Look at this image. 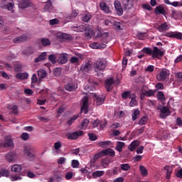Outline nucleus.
Instances as JSON below:
<instances>
[{"instance_id": "f257e3e1", "label": "nucleus", "mask_w": 182, "mask_h": 182, "mask_svg": "<svg viewBox=\"0 0 182 182\" xmlns=\"http://www.w3.org/2000/svg\"><path fill=\"white\" fill-rule=\"evenodd\" d=\"M106 68H107V60L106 58H98L94 63V68L95 72H104Z\"/></svg>"}, {"instance_id": "f03ea898", "label": "nucleus", "mask_w": 182, "mask_h": 182, "mask_svg": "<svg viewBox=\"0 0 182 182\" xmlns=\"http://www.w3.org/2000/svg\"><path fill=\"white\" fill-rule=\"evenodd\" d=\"M23 153L27 156L30 161H34L36 159V151L33 146H25Z\"/></svg>"}, {"instance_id": "7ed1b4c3", "label": "nucleus", "mask_w": 182, "mask_h": 182, "mask_svg": "<svg viewBox=\"0 0 182 182\" xmlns=\"http://www.w3.org/2000/svg\"><path fill=\"white\" fill-rule=\"evenodd\" d=\"M157 109L158 110H160L159 117H161V119H166V117H168V116L171 114L170 108L166 106L159 105Z\"/></svg>"}, {"instance_id": "20e7f679", "label": "nucleus", "mask_w": 182, "mask_h": 182, "mask_svg": "<svg viewBox=\"0 0 182 182\" xmlns=\"http://www.w3.org/2000/svg\"><path fill=\"white\" fill-rule=\"evenodd\" d=\"M14 6L15 4L12 2V0H1L0 3V8L7 11H12Z\"/></svg>"}, {"instance_id": "39448f33", "label": "nucleus", "mask_w": 182, "mask_h": 182, "mask_svg": "<svg viewBox=\"0 0 182 182\" xmlns=\"http://www.w3.org/2000/svg\"><path fill=\"white\" fill-rule=\"evenodd\" d=\"M168 76H170V70H168L166 68H164L160 72V73H159L156 75V79L159 82H164V80H167V79H168Z\"/></svg>"}, {"instance_id": "423d86ee", "label": "nucleus", "mask_w": 182, "mask_h": 182, "mask_svg": "<svg viewBox=\"0 0 182 182\" xmlns=\"http://www.w3.org/2000/svg\"><path fill=\"white\" fill-rule=\"evenodd\" d=\"M163 56H164V51L159 49L158 47H154L152 52L153 59H159V58H163Z\"/></svg>"}, {"instance_id": "0eeeda50", "label": "nucleus", "mask_w": 182, "mask_h": 182, "mask_svg": "<svg viewBox=\"0 0 182 182\" xmlns=\"http://www.w3.org/2000/svg\"><path fill=\"white\" fill-rule=\"evenodd\" d=\"M80 136H83V131H76L71 134H66V136L69 140H76V139H79Z\"/></svg>"}, {"instance_id": "6e6552de", "label": "nucleus", "mask_w": 182, "mask_h": 182, "mask_svg": "<svg viewBox=\"0 0 182 182\" xmlns=\"http://www.w3.org/2000/svg\"><path fill=\"white\" fill-rule=\"evenodd\" d=\"M105 100H106V96L94 95V102L97 106H102L105 103Z\"/></svg>"}, {"instance_id": "1a4fd4ad", "label": "nucleus", "mask_w": 182, "mask_h": 182, "mask_svg": "<svg viewBox=\"0 0 182 182\" xmlns=\"http://www.w3.org/2000/svg\"><path fill=\"white\" fill-rule=\"evenodd\" d=\"M81 112L82 113H85V114L89 112V97L87 96L84 97Z\"/></svg>"}, {"instance_id": "9d476101", "label": "nucleus", "mask_w": 182, "mask_h": 182, "mask_svg": "<svg viewBox=\"0 0 182 182\" xmlns=\"http://www.w3.org/2000/svg\"><path fill=\"white\" fill-rule=\"evenodd\" d=\"M65 90H68V92H73V90H76L77 89V87L76 86L75 81L71 80L65 85Z\"/></svg>"}, {"instance_id": "9b49d317", "label": "nucleus", "mask_w": 182, "mask_h": 182, "mask_svg": "<svg viewBox=\"0 0 182 182\" xmlns=\"http://www.w3.org/2000/svg\"><path fill=\"white\" fill-rule=\"evenodd\" d=\"M6 160L9 163H14L16 161V153L10 152L6 154Z\"/></svg>"}, {"instance_id": "f8f14e48", "label": "nucleus", "mask_w": 182, "mask_h": 182, "mask_svg": "<svg viewBox=\"0 0 182 182\" xmlns=\"http://www.w3.org/2000/svg\"><path fill=\"white\" fill-rule=\"evenodd\" d=\"M134 3V0H123L122 4L124 9H132V8H133Z\"/></svg>"}, {"instance_id": "ddd939ff", "label": "nucleus", "mask_w": 182, "mask_h": 182, "mask_svg": "<svg viewBox=\"0 0 182 182\" xmlns=\"http://www.w3.org/2000/svg\"><path fill=\"white\" fill-rule=\"evenodd\" d=\"M98 147H102V149H106L107 147H112L113 142L112 141H105L97 142Z\"/></svg>"}, {"instance_id": "4468645a", "label": "nucleus", "mask_w": 182, "mask_h": 182, "mask_svg": "<svg viewBox=\"0 0 182 182\" xmlns=\"http://www.w3.org/2000/svg\"><path fill=\"white\" fill-rule=\"evenodd\" d=\"M43 11L45 12H52V11H53V4H52V1L48 0L46 2V5L43 7Z\"/></svg>"}, {"instance_id": "2eb2a0df", "label": "nucleus", "mask_w": 182, "mask_h": 182, "mask_svg": "<svg viewBox=\"0 0 182 182\" xmlns=\"http://www.w3.org/2000/svg\"><path fill=\"white\" fill-rule=\"evenodd\" d=\"M29 6H31V1H29V0H21L18 2V8L26 9V8H29Z\"/></svg>"}, {"instance_id": "dca6fc26", "label": "nucleus", "mask_w": 182, "mask_h": 182, "mask_svg": "<svg viewBox=\"0 0 182 182\" xmlns=\"http://www.w3.org/2000/svg\"><path fill=\"white\" fill-rule=\"evenodd\" d=\"M168 38H173L175 39H182V33L180 32H170L166 35Z\"/></svg>"}, {"instance_id": "f3484780", "label": "nucleus", "mask_w": 182, "mask_h": 182, "mask_svg": "<svg viewBox=\"0 0 182 182\" xmlns=\"http://www.w3.org/2000/svg\"><path fill=\"white\" fill-rule=\"evenodd\" d=\"M107 45L105 43H92L90 44V48L92 49H105Z\"/></svg>"}, {"instance_id": "a211bd4d", "label": "nucleus", "mask_w": 182, "mask_h": 182, "mask_svg": "<svg viewBox=\"0 0 182 182\" xmlns=\"http://www.w3.org/2000/svg\"><path fill=\"white\" fill-rule=\"evenodd\" d=\"M100 8L101 9V11H103V12H105V14H110L111 11H110V7H109V6H107V4H106V2H101L100 4Z\"/></svg>"}, {"instance_id": "6ab92c4d", "label": "nucleus", "mask_w": 182, "mask_h": 182, "mask_svg": "<svg viewBox=\"0 0 182 182\" xmlns=\"http://www.w3.org/2000/svg\"><path fill=\"white\" fill-rule=\"evenodd\" d=\"M46 56H48V53L43 52L41 53L38 58H35L34 62L35 63H39V62H42L46 60Z\"/></svg>"}, {"instance_id": "aec40b11", "label": "nucleus", "mask_w": 182, "mask_h": 182, "mask_svg": "<svg viewBox=\"0 0 182 182\" xmlns=\"http://www.w3.org/2000/svg\"><path fill=\"white\" fill-rule=\"evenodd\" d=\"M139 146H140V141L139 140H134L129 144L128 149L130 151H134Z\"/></svg>"}, {"instance_id": "412c9836", "label": "nucleus", "mask_w": 182, "mask_h": 182, "mask_svg": "<svg viewBox=\"0 0 182 182\" xmlns=\"http://www.w3.org/2000/svg\"><path fill=\"white\" fill-rule=\"evenodd\" d=\"M113 83H114V80H113V78L106 80L105 87L107 89V92H111L112 85H113Z\"/></svg>"}, {"instance_id": "4be33fe9", "label": "nucleus", "mask_w": 182, "mask_h": 182, "mask_svg": "<svg viewBox=\"0 0 182 182\" xmlns=\"http://www.w3.org/2000/svg\"><path fill=\"white\" fill-rule=\"evenodd\" d=\"M92 69V65L90 63H85L81 65L80 70L82 72L87 73Z\"/></svg>"}, {"instance_id": "5701e85b", "label": "nucleus", "mask_w": 182, "mask_h": 182, "mask_svg": "<svg viewBox=\"0 0 182 182\" xmlns=\"http://www.w3.org/2000/svg\"><path fill=\"white\" fill-rule=\"evenodd\" d=\"M58 63L60 65H65L66 62H68V54L63 53L60 55L59 58L58 59Z\"/></svg>"}, {"instance_id": "b1692460", "label": "nucleus", "mask_w": 182, "mask_h": 182, "mask_svg": "<svg viewBox=\"0 0 182 182\" xmlns=\"http://www.w3.org/2000/svg\"><path fill=\"white\" fill-rule=\"evenodd\" d=\"M156 15H166V10L163 6H158L155 8L154 11Z\"/></svg>"}, {"instance_id": "393cba45", "label": "nucleus", "mask_w": 182, "mask_h": 182, "mask_svg": "<svg viewBox=\"0 0 182 182\" xmlns=\"http://www.w3.org/2000/svg\"><path fill=\"white\" fill-rule=\"evenodd\" d=\"M35 52V49L33 47H27L24 50H23L22 53L25 56H31Z\"/></svg>"}, {"instance_id": "a878e982", "label": "nucleus", "mask_w": 182, "mask_h": 182, "mask_svg": "<svg viewBox=\"0 0 182 182\" xmlns=\"http://www.w3.org/2000/svg\"><path fill=\"white\" fill-rule=\"evenodd\" d=\"M100 38L103 43H109V42H110V39L109 38V33H101Z\"/></svg>"}, {"instance_id": "bb28decb", "label": "nucleus", "mask_w": 182, "mask_h": 182, "mask_svg": "<svg viewBox=\"0 0 182 182\" xmlns=\"http://www.w3.org/2000/svg\"><path fill=\"white\" fill-rule=\"evenodd\" d=\"M1 146L3 147H14V141L9 137H6L5 142Z\"/></svg>"}, {"instance_id": "cd10ccee", "label": "nucleus", "mask_w": 182, "mask_h": 182, "mask_svg": "<svg viewBox=\"0 0 182 182\" xmlns=\"http://www.w3.org/2000/svg\"><path fill=\"white\" fill-rule=\"evenodd\" d=\"M16 77L18 80H24V79H28V77H29V74H28L27 73H19L16 75Z\"/></svg>"}, {"instance_id": "c85d7f7f", "label": "nucleus", "mask_w": 182, "mask_h": 182, "mask_svg": "<svg viewBox=\"0 0 182 182\" xmlns=\"http://www.w3.org/2000/svg\"><path fill=\"white\" fill-rule=\"evenodd\" d=\"M126 146V144L122 141H117V146L115 147V150L119 151V153H122L123 151V147Z\"/></svg>"}, {"instance_id": "c756f323", "label": "nucleus", "mask_w": 182, "mask_h": 182, "mask_svg": "<svg viewBox=\"0 0 182 182\" xmlns=\"http://www.w3.org/2000/svg\"><path fill=\"white\" fill-rule=\"evenodd\" d=\"M164 170L166 171V179L170 180V177L171 176V173H173V170L171 169V168H170V166H165L164 167Z\"/></svg>"}, {"instance_id": "7c9ffc66", "label": "nucleus", "mask_w": 182, "mask_h": 182, "mask_svg": "<svg viewBox=\"0 0 182 182\" xmlns=\"http://www.w3.org/2000/svg\"><path fill=\"white\" fill-rule=\"evenodd\" d=\"M164 4H166V5H171L172 6H174L175 8H177V6H182V3L178 1H173L171 2L170 0H164Z\"/></svg>"}, {"instance_id": "2f4dec72", "label": "nucleus", "mask_w": 182, "mask_h": 182, "mask_svg": "<svg viewBox=\"0 0 182 182\" xmlns=\"http://www.w3.org/2000/svg\"><path fill=\"white\" fill-rule=\"evenodd\" d=\"M28 37L26 36H20L19 37L15 38L13 41L14 43H21V42H23V41H26Z\"/></svg>"}, {"instance_id": "473e14b6", "label": "nucleus", "mask_w": 182, "mask_h": 182, "mask_svg": "<svg viewBox=\"0 0 182 182\" xmlns=\"http://www.w3.org/2000/svg\"><path fill=\"white\" fill-rule=\"evenodd\" d=\"M72 29L75 31V32H85L86 30V26L80 25L78 26H73Z\"/></svg>"}, {"instance_id": "72a5a7b5", "label": "nucleus", "mask_w": 182, "mask_h": 182, "mask_svg": "<svg viewBox=\"0 0 182 182\" xmlns=\"http://www.w3.org/2000/svg\"><path fill=\"white\" fill-rule=\"evenodd\" d=\"M84 32H85V37L87 39H90V38L93 36V31L87 27L85 28V30Z\"/></svg>"}, {"instance_id": "f704fd0d", "label": "nucleus", "mask_w": 182, "mask_h": 182, "mask_svg": "<svg viewBox=\"0 0 182 182\" xmlns=\"http://www.w3.org/2000/svg\"><path fill=\"white\" fill-rule=\"evenodd\" d=\"M129 99H131L129 106H131V107H134V106L137 105V100H136V95L134 94H132V95H130Z\"/></svg>"}, {"instance_id": "c9c22d12", "label": "nucleus", "mask_w": 182, "mask_h": 182, "mask_svg": "<svg viewBox=\"0 0 182 182\" xmlns=\"http://www.w3.org/2000/svg\"><path fill=\"white\" fill-rule=\"evenodd\" d=\"M148 122H149V117L144 116L140 119L138 124H140V126H144L145 124H147Z\"/></svg>"}, {"instance_id": "e433bc0d", "label": "nucleus", "mask_w": 182, "mask_h": 182, "mask_svg": "<svg viewBox=\"0 0 182 182\" xmlns=\"http://www.w3.org/2000/svg\"><path fill=\"white\" fill-rule=\"evenodd\" d=\"M105 176V171H96L92 173V177L97 178V177H103Z\"/></svg>"}, {"instance_id": "4c0bfd02", "label": "nucleus", "mask_w": 182, "mask_h": 182, "mask_svg": "<svg viewBox=\"0 0 182 182\" xmlns=\"http://www.w3.org/2000/svg\"><path fill=\"white\" fill-rule=\"evenodd\" d=\"M82 19L83 22L87 23L92 19V14L90 13H85Z\"/></svg>"}, {"instance_id": "58836bf2", "label": "nucleus", "mask_w": 182, "mask_h": 182, "mask_svg": "<svg viewBox=\"0 0 182 182\" xmlns=\"http://www.w3.org/2000/svg\"><path fill=\"white\" fill-rule=\"evenodd\" d=\"M156 97L158 100H160V102H164V100H166V96L162 91H159L157 92Z\"/></svg>"}, {"instance_id": "ea45409f", "label": "nucleus", "mask_w": 182, "mask_h": 182, "mask_svg": "<svg viewBox=\"0 0 182 182\" xmlns=\"http://www.w3.org/2000/svg\"><path fill=\"white\" fill-rule=\"evenodd\" d=\"M11 171H14V173H21L22 171V166L21 165H14L11 167Z\"/></svg>"}, {"instance_id": "a19ab883", "label": "nucleus", "mask_w": 182, "mask_h": 182, "mask_svg": "<svg viewBox=\"0 0 182 182\" xmlns=\"http://www.w3.org/2000/svg\"><path fill=\"white\" fill-rule=\"evenodd\" d=\"M0 177H9V171L8 169H0Z\"/></svg>"}, {"instance_id": "79ce46f5", "label": "nucleus", "mask_w": 182, "mask_h": 182, "mask_svg": "<svg viewBox=\"0 0 182 182\" xmlns=\"http://www.w3.org/2000/svg\"><path fill=\"white\" fill-rule=\"evenodd\" d=\"M139 114H140V110L137 109H134V112L132 116L133 122H136V120H137V117L139 116Z\"/></svg>"}, {"instance_id": "37998d69", "label": "nucleus", "mask_w": 182, "mask_h": 182, "mask_svg": "<svg viewBox=\"0 0 182 182\" xmlns=\"http://www.w3.org/2000/svg\"><path fill=\"white\" fill-rule=\"evenodd\" d=\"M46 75H47L46 70H45L43 69H41L38 71V76L41 79H43L44 77H46Z\"/></svg>"}, {"instance_id": "c03bdc74", "label": "nucleus", "mask_w": 182, "mask_h": 182, "mask_svg": "<svg viewBox=\"0 0 182 182\" xmlns=\"http://www.w3.org/2000/svg\"><path fill=\"white\" fill-rule=\"evenodd\" d=\"M79 117V114L74 115L67 122V124H68V126H72V124L75 123V120H76V119H78Z\"/></svg>"}, {"instance_id": "a18cd8bd", "label": "nucleus", "mask_w": 182, "mask_h": 182, "mask_svg": "<svg viewBox=\"0 0 182 182\" xmlns=\"http://www.w3.org/2000/svg\"><path fill=\"white\" fill-rule=\"evenodd\" d=\"M168 29V26L167 25V23H162L159 28V32H164Z\"/></svg>"}, {"instance_id": "49530a36", "label": "nucleus", "mask_w": 182, "mask_h": 182, "mask_svg": "<svg viewBox=\"0 0 182 182\" xmlns=\"http://www.w3.org/2000/svg\"><path fill=\"white\" fill-rule=\"evenodd\" d=\"M109 163H110V160L109 159V158H105L102 159L101 161V164L102 167H104V168H106L107 166H109Z\"/></svg>"}, {"instance_id": "de8ad7c7", "label": "nucleus", "mask_w": 182, "mask_h": 182, "mask_svg": "<svg viewBox=\"0 0 182 182\" xmlns=\"http://www.w3.org/2000/svg\"><path fill=\"white\" fill-rule=\"evenodd\" d=\"M142 95H144V96H146L147 97H151V96H154V90H149L145 92H142Z\"/></svg>"}, {"instance_id": "09e8293b", "label": "nucleus", "mask_w": 182, "mask_h": 182, "mask_svg": "<svg viewBox=\"0 0 182 182\" xmlns=\"http://www.w3.org/2000/svg\"><path fill=\"white\" fill-rule=\"evenodd\" d=\"M57 37L59 38V39H69V35L65 33H58Z\"/></svg>"}, {"instance_id": "8fccbe9b", "label": "nucleus", "mask_w": 182, "mask_h": 182, "mask_svg": "<svg viewBox=\"0 0 182 182\" xmlns=\"http://www.w3.org/2000/svg\"><path fill=\"white\" fill-rule=\"evenodd\" d=\"M114 28L117 31H122L123 28H122V23L119 21H114Z\"/></svg>"}, {"instance_id": "3c124183", "label": "nucleus", "mask_w": 182, "mask_h": 182, "mask_svg": "<svg viewBox=\"0 0 182 182\" xmlns=\"http://www.w3.org/2000/svg\"><path fill=\"white\" fill-rule=\"evenodd\" d=\"M139 170H140V172L142 174V176H147V174H148L147 168H146V167H144V166L141 165L139 166Z\"/></svg>"}, {"instance_id": "603ef678", "label": "nucleus", "mask_w": 182, "mask_h": 182, "mask_svg": "<svg viewBox=\"0 0 182 182\" xmlns=\"http://www.w3.org/2000/svg\"><path fill=\"white\" fill-rule=\"evenodd\" d=\"M143 52H144V53H146V55H149V56H153V50H151V48H143Z\"/></svg>"}, {"instance_id": "864d4df0", "label": "nucleus", "mask_w": 182, "mask_h": 182, "mask_svg": "<svg viewBox=\"0 0 182 182\" xmlns=\"http://www.w3.org/2000/svg\"><path fill=\"white\" fill-rule=\"evenodd\" d=\"M84 89L87 92L93 91L95 90V85H92L90 82H89L87 85L85 86Z\"/></svg>"}, {"instance_id": "5fc2aeb1", "label": "nucleus", "mask_w": 182, "mask_h": 182, "mask_svg": "<svg viewBox=\"0 0 182 182\" xmlns=\"http://www.w3.org/2000/svg\"><path fill=\"white\" fill-rule=\"evenodd\" d=\"M89 123H90V121L89 119H84L82 121V129H86V127H87V126H89Z\"/></svg>"}, {"instance_id": "6e6d98bb", "label": "nucleus", "mask_w": 182, "mask_h": 182, "mask_svg": "<svg viewBox=\"0 0 182 182\" xmlns=\"http://www.w3.org/2000/svg\"><path fill=\"white\" fill-rule=\"evenodd\" d=\"M48 60L49 62H51L53 65H55L56 63V55L51 54L48 56Z\"/></svg>"}, {"instance_id": "4d7b16f0", "label": "nucleus", "mask_w": 182, "mask_h": 182, "mask_svg": "<svg viewBox=\"0 0 182 182\" xmlns=\"http://www.w3.org/2000/svg\"><path fill=\"white\" fill-rule=\"evenodd\" d=\"M41 43L43 46H49V45H50V41L48 38H42Z\"/></svg>"}, {"instance_id": "13d9d810", "label": "nucleus", "mask_w": 182, "mask_h": 182, "mask_svg": "<svg viewBox=\"0 0 182 182\" xmlns=\"http://www.w3.org/2000/svg\"><path fill=\"white\" fill-rule=\"evenodd\" d=\"M121 168L124 170V171H129V170H130V165L129 164H121Z\"/></svg>"}, {"instance_id": "bf43d9fd", "label": "nucleus", "mask_w": 182, "mask_h": 182, "mask_svg": "<svg viewBox=\"0 0 182 182\" xmlns=\"http://www.w3.org/2000/svg\"><path fill=\"white\" fill-rule=\"evenodd\" d=\"M22 180V177L19 174H16L11 178V181H18Z\"/></svg>"}, {"instance_id": "052dcab7", "label": "nucleus", "mask_w": 182, "mask_h": 182, "mask_svg": "<svg viewBox=\"0 0 182 182\" xmlns=\"http://www.w3.org/2000/svg\"><path fill=\"white\" fill-rule=\"evenodd\" d=\"M88 137L91 141H96L97 140V136L93 133L88 134Z\"/></svg>"}, {"instance_id": "680f3d73", "label": "nucleus", "mask_w": 182, "mask_h": 182, "mask_svg": "<svg viewBox=\"0 0 182 182\" xmlns=\"http://www.w3.org/2000/svg\"><path fill=\"white\" fill-rule=\"evenodd\" d=\"M130 96H133V94H130L129 91L124 92L122 94V97L123 99H127V97H129V99H130Z\"/></svg>"}, {"instance_id": "e2e57ef3", "label": "nucleus", "mask_w": 182, "mask_h": 182, "mask_svg": "<svg viewBox=\"0 0 182 182\" xmlns=\"http://www.w3.org/2000/svg\"><path fill=\"white\" fill-rule=\"evenodd\" d=\"M15 72H21L22 70V64L18 63L14 65Z\"/></svg>"}, {"instance_id": "0e129e2a", "label": "nucleus", "mask_w": 182, "mask_h": 182, "mask_svg": "<svg viewBox=\"0 0 182 182\" xmlns=\"http://www.w3.org/2000/svg\"><path fill=\"white\" fill-rule=\"evenodd\" d=\"M71 166H72L73 168H78V167H79V161L73 160L71 161Z\"/></svg>"}, {"instance_id": "69168bd1", "label": "nucleus", "mask_w": 182, "mask_h": 182, "mask_svg": "<svg viewBox=\"0 0 182 182\" xmlns=\"http://www.w3.org/2000/svg\"><path fill=\"white\" fill-rule=\"evenodd\" d=\"M137 38L139 41H144L146 39V33H138Z\"/></svg>"}, {"instance_id": "338daca9", "label": "nucleus", "mask_w": 182, "mask_h": 182, "mask_svg": "<svg viewBox=\"0 0 182 182\" xmlns=\"http://www.w3.org/2000/svg\"><path fill=\"white\" fill-rule=\"evenodd\" d=\"M21 138L22 139V140H24L25 141L26 140H29V134L24 132L21 135Z\"/></svg>"}, {"instance_id": "774afa93", "label": "nucleus", "mask_w": 182, "mask_h": 182, "mask_svg": "<svg viewBox=\"0 0 182 182\" xmlns=\"http://www.w3.org/2000/svg\"><path fill=\"white\" fill-rule=\"evenodd\" d=\"M73 178V172L69 171L66 173L65 174L66 180H71V178Z\"/></svg>"}]
</instances>
